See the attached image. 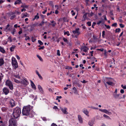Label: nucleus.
Wrapping results in <instances>:
<instances>
[{
	"mask_svg": "<svg viewBox=\"0 0 126 126\" xmlns=\"http://www.w3.org/2000/svg\"><path fill=\"white\" fill-rule=\"evenodd\" d=\"M21 112V110L20 108H16L14 109L12 114L13 117L16 119L17 118L20 116Z\"/></svg>",
	"mask_w": 126,
	"mask_h": 126,
	"instance_id": "obj_1",
	"label": "nucleus"
},
{
	"mask_svg": "<svg viewBox=\"0 0 126 126\" xmlns=\"http://www.w3.org/2000/svg\"><path fill=\"white\" fill-rule=\"evenodd\" d=\"M32 108V107L30 105L24 107L22 111L23 114L25 115H28L30 114V110Z\"/></svg>",
	"mask_w": 126,
	"mask_h": 126,
	"instance_id": "obj_2",
	"label": "nucleus"
},
{
	"mask_svg": "<svg viewBox=\"0 0 126 126\" xmlns=\"http://www.w3.org/2000/svg\"><path fill=\"white\" fill-rule=\"evenodd\" d=\"M12 62L13 66L16 69L18 67V64L17 61L15 58L13 57L12 59Z\"/></svg>",
	"mask_w": 126,
	"mask_h": 126,
	"instance_id": "obj_3",
	"label": "nucleus"
},
{
	"mask_svg": "<svg viewBox=\"0 0 126 126\" xmlns=\"http://www.w3.org/2000/svg\"><path fill=\"white\" fill-rule=\"evenodd\" d=\"M9 125L8 126H16V122L14 119H12L9 121Z\"/></svg>",
	"mask_w": 126,
	"mask_h": 126,
	"instance_id": "obj_4",
	"label": "nucleus"
},
{
	"mask_svg": "<svg viewBox=\"0 0 126 126\" xmlns=\"http://www.w3.org/2000/svg\"><path fill=\"white\" fill-rule=\"evenodd\" d=\"M6 85L9 87V88L11 90L13 89V85L11 82L9 80H7L6 82Z\"/></svg>",
	"mask_w": 126,
	"mask_h": 126,
	"instance_id": "obj_5",
	"label": "nucleus"
},
{
	"mask_svg": "<svg viewBox=\"0 0 126 126\" xmlns=\"http://www.w3.org/2000/svg\"><path fill=\"white\" fill-rule=\"evenodd\" d=\"M20 83L24 85H28L29 83L26 79H23L21 80Z\"/></svg>",
	"mask_w": 126,
	"mask_h": 126,
	"instance_id": "obj_6",
	"label": "nucleus"
},
{
	"mask_svg": "<svg viewBox=\"0 0 126 126\" xmlns=\"http://www.w3.org/2000/svg\"><path fill=\"white\" fill-rule=\"evenodd\" d=\"M99 110L100 111L107 114L109 115H110L111 114V112L107 110L106 109L102 110L99 109Z\"/></svg>",
	"mask_w": 126,
	"mask_h": 126,
	"instance_id": "obj_7",
	"label": "nucleus"
},
{
	"mask_svg": "<svg viewBox=\"0 0 126 126\" xmlns=\"http://www.w3.org/2000/svg\"><path fill=\"white\" fill-rule=\"evenodd\" d=\"M60 110L62 111V112L64 114H67L68 113V112L67 111V108H60Z\"/></svg>",
	"mask_w": 126,
	"mask_h": 126,
	"instance_id": "obj_8",
	"label": "nucleus"
},
{
	"mask_svg": "<svg viewBox=\"0 0 126 126\" xmlns=\"http://www.w3.org/2000/svg\"><path fill=\"white\" fill-rule=\"evenodd\" d=\"M81 50L85 52H86L89 50V48L85 46H83L81 48Z\"/></svg>",
	"mask_w": 126,
	"mask_h": 126,
	"instance_id": "obj_9",
	"label": "nucleus"
},
{
	"mask_svg": "<svg viewBox=\"0 0 126 126\" xmlns=\"http://www.w3.org/2000/svg\"><path fill=\"white\" fill-rule=\"evenodd\" d=\"M3 92L6 95H7L9 92V90L7 88H4L3 90Z\"/></svg>",
	"mask_w": 126,
	"mask_h": 126,
	"instance_id": "obj_10",
	"label": "nucleus"
},
{
	"mask_svg": "<svg viewBox=\"0 0 126 126\" xmlns=\"http://www.w3.org/2000/svg\"><path fill=\"white\" fill-rule=\"evenodd\" d=\"M79 29L78 28L77 29H76L75 30L73 31L72 32L74 34H77L78 35L80 34V33L79 32Z\"/></svg>",
	"mask_w": 126,
	"mask_h": 126,
	"instance_id": "obj_11",
	"label": "nucleus"
},
{
	"mask_svg": "<svg viewBox=\"0 0 126 126\" xmlns=\"http://www.w3.org/2000/svg\"><path fill=\"white\" fill-rule=\"evenodd\" d=\"M10 104L11 107H13L15 105V102L13 99H11L10 101Z\"/></svg>",
	"mask_w": 126,
	"mask_h": 126,
	"instance_id": "obj_12",
	"label": "nucleus"
},
{
	"mask_svg": "<svg viewBox=\"0 0 126 126\" xmlns=\"http://www.w3.org/2000/svg\"><path fill=\"white\" fill-rule=\"evenodd\" d=\"M78 118L79 122L81 123H82L83 122L82 119L80 115H78Z\"/></svg>",
	"mask_w": 126,
	"mask_h": 126,
	"instance_id": "obj_13",
	"label": "nucleus"
},
{
	"mask_svg": "<svg viewBox=\"0 0 126 126\" xmlns=\"http://www.w3.org/2000/svg\"><path fill=\"white\" fill-rule=\"evenodd\" d=\"M38 88L40 92L42 94H43L44 91L42 87L40 85H38Z\"/></svg>",
	"mask_w": 126,
	"mask_h": 126,
	"instance_id": "obj_14",
	"label": "nucleus"
},
{
	"mask_svg": "<svg viewBox=\"0 0 126 126\" xmlns=\"http://www.w3.org/2000/svg\"><path fill=\"white\" fill-rule=\"evenodd\" d=\"M31 85L32 86V88L34 89L35 90L36 89V86L33 82L32 80H31Z\"/></svg>",
	"mask_w": 126,
	"mask_h": 126,
	"instance_id": "obj_15",
	"label": "nucleus"
},
{
	"mask_svg": "<svg viewBox=\"0 0 126 126\" xmlns=\"http://www.w3.org/2000/svg\"><path fill=\"white\" fill-rule=\"evenodd\" d=\"M120 95V94H114L113 95L114 97H115L116 98H119V99H120L122 98V97H119V96Z\"/></svg>",
	"mask_w": 126,
	"mask_h": 126,
	"instance_id": "obj_16",
	"label": "nucleus"
},
{
	"mask_svg": "<svg viewBox=\"0 0 126 126\" xmlns=\"http://www.w3.org/2000/svg\"><path fill=\"white\" fill-rule=\"evenodd\" d=\"M21 0H17L14 3V4H20L22 3Z\"/></svg>",
	"mask_w": 126,
	"mask_h": 126,
	"instance_id": "obj_17",
	"label": "nucleus"
},
{
	"mask_svg": "<svg viewBox=\"0 0 126 126\" xmlns=\"http://www.w3.org/2000/svg\"><path fill=\"white\" fill-rule=\"evenodd\" d=\"M4 63V61L2 58H0V66H1Z\"/></svg>",
	"mask_w": 126,
	"mask_h": 126,
	"instance_id": "obj_18",
	"label": "nucleus"
},
{
	"mask_svg": "<svg viewBox=\"0 0 126 126\" xmlns=\"http://www.w3.org/2000/svg\"><path fill=\"white\" fill-rule=\"evenodd\" d=\"M15 47V46L12 45V47L10 48V50L11 51V52L14 51Z\"/></svg>",
	"mask_w": 126,
	"mask_h": 126,
	"instance_id": "obj_19",
	"label": "nucleus"
},
{
	"mask_svg": "<svg viewBox=\"0 0 126 126\" xmlns=\"http://www.w3.org/2000/svg\"><path fill=\"white\" fill-rule=\"evenodd\" d=\"M113 79L111 78H107L106 79V82H110V81H112Z\"/></svg>",
	"mask_w": 126,
	"mask_h": 126,
	"instance_id": "obj_20",
	"label": "nucleus"
},
{
	"mask_svg": "<svg viewBox=\"0 0 126 126\" xmlns=\"http://www.w3.org/2000/svg\"><path fill=\"white\" fill-rule=\"evenodd\" d=\"M106 83L110 85L113 86L114 85V83L113 81H110V82H106Z\"/></svg>",
	"mask_w": 126,
	"mask_h": 126,
	"instance_id": "obj_21",
	"label": "nucleus"
},
{
	"mask_svg": "<svg viewBox=\"0 0 126 126\" xmlns=\"http://www.w3.org/2000/svg\"><path fill=\"white\" fill-rule=\"evenodd\" d=\"M29 6V5H26L25 3L23 4L21 6V7L23 8H27Z\"/></svg>",
	"mask_w": 126,
	"mask_h": 126,
	"instance_id": "obj_22",
	"label": "nucleus"
},
{
	"mask_svg": "<svg viewBox=\"0 0 126 126\" xmlns=\"http://www.w3.org/2000/svg\"><path fill=\"white\" fill-rule=\"evenodd\" d=\"M94 123V122L93 121L91 120L89 122L88 124L90 126H92L93 125Z\"/></svg>",
	"mask_w": 126,
	"mask_h": 126,
	"instance_id": "obj_23",
	"label": "nucleus"
},
{
	"mask_svg": "<svg viewBox=\"0 0 126 126\" xmlns=\"http://www.w3.org/2000/svg\"><path fill=\"white\" fill-rule=\"evenodd\" d=\"M0 51L2 53H5V51L3 47L0 46Z\"/></svg>",
	"mask_w": 126,
	"mask_h": 126,
	"instance_id": "obj_24",
	"label": "nucleus"
},
{
	"mask_svg": "<svg viewBox=\"0 0 126 126\" xmlns=\"http://www.w3.org/2000/svg\"><path fill=\"white\" fill-rule=\"evenodd\" d=\"M16 13V12H11L8 14V15L9 16H11L12 15H15V14Z\"/></svg>",
	"mask_w": 126,
	"mask_h": 126,
	"instance_id": "obj_25",
	"label": "nucleus"
},
{
	"mask_svg": "<svg viewBox=\"0 0 126 126\" xmlns=\"http://www.w3.org/2000/svg\"><path fill=\"white\" fill-rule=\"evenodd\" d=\"M0 126H6L5 124L3 123V122L1 120L0 121Z\"/></svg>",
	"mask_w": 126,
	"mask_h": 126,
	"instance_id": "obj_26",
	"label": "nucleus"
},
{
	"mask_svg": "<svg viewBox=\"0 0 126 126\" xmlns=\"http://www.w3.org/2000/svg\"><path fill=\"white\" fill-rule=\"evenodd\" d=\"M38 13H37L36 15L35 16L34 18L33 19V20H34L35 19H38L39 18V16L38 15Z\"/></svg>",
	"mask_w": 126,
	"mask_h": 126,
	"instance_id": "obj_27",
	"label": "nucleus"
},
{
	"mask_svg": "<svg viewBox=\"0 0 126 126\" xmlns=\"http://www.w3.org/2000/svg\"><path fill=\"white\" fill-rule=\"evenodd\" d=\"M14 76L16 78H17L18 79H20V77L19 76V74H18L17 75H14Z\"/></svg>",
	"mask_w": 126,
	"mask_h": 126,
	"instance_id": "obj_28",
	"label": "nucleus"
},
{
	"mask_svg": "<svg viewBox=\"0 0 126 126\" xmlns=\"http://www.w3.org/2000/svg\"><path fill=\"white\" fill-rule=\"evenodd\" d=\"M27 13H25L24 14L22 15V17L23 18L24 17H26L27 16Z\"/></svg>",
	"mask_w": 126,
	"mask_h": 126,
	"instance_id": "obj_29",
	"label": "nucleus"
},
{
	"mask_svg": "<svg viewBox=\"0 0 126 126\" xmlns=\"http://www.w3.org/2000/svg\"><path fill=\"white\" fill-rule=\"evenodd\" d=\"M73 90L74 91V93L75 94H77L78 92L77 91V90L76 88L75 87H74L73 88Z\"/></svg>",
	"mask_w": 126,
	"mask_h": 126,
	"instance_id": "obj_30",
	"label": "nucleus"
},
{
	"mask_svg": "<svg viewBox=\"0 0 126 126\" xmlns=\"http://www.w3.org/2000/svg\"><path fill=\"white\" fill-rule=\"evenodd\" d=\"M13 80L15 82L17 83H20V81L18 80H17L15 78Z\"/></svg>",
	"mask_w": 126,
	"mask_h": 126,
	"instance_id": "obj_31",
	"label": "nucleus"
},
{
	"mask_svg": "<svg viewBox=\"0 0 126 126\" xmlns=\"http://www.w3.org/2000/svg\"><path fill=\"white\" fill-rule=\"evenodd\" d=\"M16 16L15 15H14L11 16L10 18V19L11 20H13L16 17Z\"/></svg>",
	"mask_w": 126,
	"mask_h": 126,
	"instance_id": "obj_32",
	"label": "nucleus"
},
{
	"mask_svg": "<svg viewBox=\"0 0 126 126\" xmlns=\"http://www.w3.org/2000/svg\"><path fill=\"white\" fill-rule=\"evenodd\" d=\"M63 40L64 42H65L66 43H67L68 44V40L67 39H66L64 37L63 38Z\"/></svg>",
	"mask_w": 126,
	"mask_h": 126,
	"instance_id": "obj_33",
	"label": "nucleus"
},
{
	"mask_svg": "<svg viewBox=\"0 0 126 126\" xmlns=\"http://www.w3.org/2000/svg\"><path fill=\"white\" fill-rule=\"evenodd\" d=\"M1 110L2 111L4 112L6 111L7 110V109L5 107H2L1 108Z\"/></svg>",
	"mask_w": 126,
	"mask_h": 126,
	"instance_id": "obj_34",
	"label": "nucleus"
},
{
	"mask_svg": "<svg viewBox=\"0 0 126 126\" xmlns=\"http://www.w3.org/2000/svg\"><path fill=\"white\" fill-rule=\"evenodd\" d=\"M16 32V30L15 29H13V31L11 32V33L14 35L15 34V32Z\"/></svg>",
	"mask_w": 126,
	"mask_h": 126,
	"instance_id": "obj_35",
	"label": "nucleus"
},
{
	"mask_svg": "<svg viewBox=\"0 0 126 126\" xmlns=\"http://www.w3.org/2000/svg\"><path fill=\"white\" fill-rule=\"evenodd\" d=\"M103 116L105 117L107 119H110V118L109 116H108L105 115V114H104L103 115Z\"/></svg>",
	"mask_w": 126,
	"mask_h": 126,
	"instance_id": "obj_36",
	"label": "nucleus"
},
{
	"mask_svg": "<svg viewBox=\"0 0 126 126\" xmlns=\"http://www.w3.org/2000/svg\"><path fill=\"white\" fill-rule=\"evenodd\" d=\"M64 34V35L67 34L68 36H69L70 35V34L69 33V32L68 31L65 32Z\"/></svg>",
	"mask_w": 126,
	"mask_h": 126,
	"instance_id": "obj_37",
	"label": "nucleus"
},
{
	"mask_svg": "<svg viewBox=\"0 0 126 126\" xmlns=\"http://www.w3.org/2000/svg\"><path fill=\"white\" fill-rule=\"evenodd\" d=\"M38 43L40 45H43V43L40 40H38Z\"/></svg>",
	"mask_w": 126,
	"mask_h": 126,
	"instance_id": "obj_38",
	"label": "nucleus"
},
{
	"mask_svg": "<svg viewBox=\"0 0 126 126\" xmlns=\"http://www.w3.org/2000/svg\"><path fill=\"white\" fill-rule=\"evenodd\" d=\"M32 41L33 42H34L36 40V39L33 37H32Z\"/></svg>",
	"mask_w": 126,
	"mask_h": 126,
	"instance_id": "obj_39",
	"label": "nucleus"
},
{
	"mask_svg": "<svg viewBox=\"0 0 126 126\" xmlns=\"http://www.w3.org/2000/svg\"><path fill=\"white\" fill-rule=\"evenodd\" d=\"M120 30V28H117L115 30V32H119Z\"/></svg>",
	"mask_w": 126,
	"mask_h": 126,
	"instance_id": "obj_40",
	"label": "nucleus"
},
{
	"mask_svg": "<svg viewBox=\"0 0 126 126\" xmlns=\"http://www.w3.org/2000/svg\"><path fill=\"white\" fill-rule=\"evenodd\" d=\"M105 32L104 31H103L102 32V36L103 38H105Z\"/></svg>",
	"mask_w": 126,
	"mask_h": 126,
	"instance_id": "obj_41",
	"label": "nucleus"
},
{
	"mask_svg": "<svg viewBox=\"0 0 126 126\" xmlns=\"http://www.w3.org/2000/svg\"><path fill=\"white\" fill-rule=\"evenodd\" d=\"M44 22L43 21H42L39 24V25L42 26L44 24Z\"/></svg>",
	"mask_w": 126,
	"mask_h": 126,
	"instance_id": "obj_42",
	"label": "nucleus"
},
{
	"mask_svg": "<svg viewBox=\"0 0 126 126\" xmlns=\"http://www.w3.org/2000/svg\"><path fill=\"white\" fill-rule=\"evenodd\" d=\"M83 112L86 114H87L88 113V112L86 110H85L83 111Z\"/></svg>",
	"mask_w": 126,
	"mask_h": 126,
	"instance_id": "obj_43",
	"label": "nucleus"
},
{
	"mask_svg": "<svg viewBox=\"0 0 126 126\" xmlns=\"http://www.w3.org/2000/svg\"><path fill=\"white\" fill-rule=\"evenodd\" d=\"M37 56L41 61H42L43 59L40 56L38 55H37Z\"/></svg>",
	"mask_w": 126,
	"mask_h": 126,
	"instance_id": "obj_44",
	"label": "nucleus"
},
{
	"mask_svg": "<svg viewBox=\"0 0 126 126\" xmlns=\"http://www.w3.org/2000/svg\"><path fill=\"white\" fill-rule=\"evenodd\" d=\"M44 11H43L42 12V13L43 14H44L45 13H46L47 12V8H46V9L45 10V9H44Z\"/></svg>",
	"mask_w": 126,
	"mask_h": 126,
	"instance_id": "obj_45",
	"label": "nucleus"
},
{
	"mask_svg": "<svg viewBox=\"0 0 126 126\" xmlns=\"http://www.w3.org/2000/svg\"><path fill=\"white\" fill-rule=\"evenodd\" d=\"M121 86L124 89H126V85H125L124 86L123 85H122Z\"/></svg>",
	"mask_w": 126,
	"mask_h": 126,
	"instance_id": "obj_46",
	"label": "nucleus"
},
{
	"mask_svg": "<svg viewBox=\"0 0 126 126\" xmlns=\"http://www.w3.org/2000/svg\"><path fill=\"white\" fill-rule=\"evenodd\" d=\"M57 54L59 56H60V51L59 50H58L57 51Z\"/></svg>",
	"mask_w": 126,
	"mask_h": 126,
	"instance_id": "obj_47",
	"label": "nucleus"
},
{
	"mask_svg": "<svg viewBox=\"0 0 126 126\" xmlns=\"http://www.w3.org/2000/svg\"><path fill=\"white\" fill-rule=\"evenodd\" d=\"M105 26L106 27L107 29H110V27L109 25H107L106 24H105Z\"/></svg>",
	"mask_w": 126,
	"mask_h": 126,
	"instance_id": "obj_48",
	"label": "nucleus"
},
{
	"mask_svg": "<svg viewBox=\"0 0 126 126\" xmlns=\"http://www.w3.org/2000/svg\"><path fill=\"white\" fill-rule=\"evenodd\" d=\"M54 13V12L51 11V12H50V13H48L47 14V16H48L49 15H50V14H52V13Z\"/></svg>",
	"mask_w": 126,
	"mask_h": 126,
	"instance_id": "obj_49",
	"label": "nucleus"
},
{
	"mask_svg": "<svg viewBox=\"0 0 126 126\" xmlns=\"http://www.w3.org/2000/svg\"><path fill=\"white\" fill-rule=\"evenodd\" d=\"M8 39L10 41V42H12V40L11 37L10 36L8 38Z\"/></svg>",
	"mask_w": 126,
	"mask_h": 126,
	"instance_id": "obj_50",
	"label": "nucleus"
},
{
	"mask_svg": "<svg viewBox=\"0 0 126 126\" xmlns=\"http://www.w3.org/2000/svg\"><path fill=\"white\" fill-rule=\"evenodd\" d=\"M87 23L88 25L89 26H90L91 25V22H88Z\"/></svg>",
	"mask_w": 126,
	"mask_h": 126,
	"instance_id": "obj_51",
	"label": "nucleus"
},
{
	"mask_svg": "<svg viewBox=\"0 0 126 126\" xmlns=\"http://www.w3.org/2000/svg\"><path fill=\"white\" fill-rule=\"evenodd\" d=\"M87 15V14L85 13L83 15V17L84 19H85L86 18Z\"/></svg>",
	"mask_w": 126,
	"mask_h": 126,
	"instance_id": "obj_52",
	"label": "nucleus"
},
{
	"mask_svg": "<svg viewBox=\"0 0 126 126\" xmlns=\"http://www.w3.org/2000/svg\"><path fill=\"white\" fill-rule=\"evenodd\" d=\"M96 23L95 22H93V24L92 25V27L93 28H94V26L96 24Z\"/></svg>",
	"mask_w": 126,
	"mask_h": 126,
	"instance_id": "obj_53",
	"label": "nucleus"
},
{
	"mask_svg": "<svg viewBox=\"0 0 126 126\" xmlns=\"http://www.w3.org/2000/svg\"><path fill=\"white\" fill-rule=\"evenodd\" d=\"M120 27L121 28H123L124 27V26L122 24H119Z\"/></svg>",
	"mask_w": 126,
	"mask_h": 126,
	"instance_id": "obj_54",
	"label": "nucleus"
},
{
	"mask_svg": "<svg viewBox=\"0 0 126 126\" xmlns=\"http://www.w3.org/2000/svg\"><path fill=\"white\" fill-rule=\"evenodd\" d=\"M117 23H114L112 25V26L113 27H116L117 25Z\"/></svg>",
	"mask_w": 126,
	"mask_h": 126,
	"instance_id": "obj_55",
	"label": "nucleus"
},
{
	"mask_svg": "<svg viewBox=\"0 0 126 126\" xmlns=\"http://www.w3.org/2000/svg\"><path fill=\"white\" fill-rule=\"evenodd\" d=\"M38 76L39 77V78L41 79H43V78L39 74V75H38Z\"/></svg>",
	"mask_w": 126,
	"mask_h": 126,
	"instance_id": "obj_56",
	"label": "nucleus"
},
{
	"mask_svg": "<svg viewBox=\"0 0 126 126\" xmlns=\"http://www.w3.org/2000/svg\"><path fill=\"white\" fill-rule=\"evenodd\" d=\"M30 39V38L28 36H27L26 37V38L25 39V40H29Z\"/></svg>",
	"mask_w": 126,
	"mask_h": 126,
	"instance_id": "obj_57",
	"label": "nucleus"
},
{
	"mask_svg": "<svg viewBox=\"0 0 126 126\" xmlns=\"http://www.w3.org/2000/svg\"><path fill=\"white\" fill-rule=\"evenodd\" d=\"M120 93L122 94H123L124 93V91L123 90L121 89L120 90Z\"/></svg>",
	"mask_w": 126,
	"mask_h": 126,
	"instance_id": "obj_58",
	"label": "nucleus"
},
{
	"mask_svg": "<svg viewBox=\"0 0 126 126\" xmlns=\"http://www.w3.org/2000/svg\"><path fill=\"white\" fill-rule=\"evenodd\" d=\"M44 48V47L43 46L42 47H41L39 48L38 49L39 50H40L41 49H43Z\"/></svg>",
	"mask_w": 126,
	"mask_h": 126,
	"instance_id": "obj_59",
	"label": "nucleus"
},
{
	"mask_svg": "<svg viewBox=\"0 0 126 126\" xmlns=\"http://www.w3.org/2000/svg\"><path fill=\"white\" fill-rule=\"evenodd\" d=\"M93 51L90 52V53L91 54V56H93Z\"/></svg>",
	"mask_w": 126,
	"mask_h": 126,
	"instance_id": "obj_60",
	"label": "nucleus"
},
{
	"mask_svg": "<svg viewBox=\"0 0 126 126\" xmlns=\"http://www.w3.org/2000/svg\"><path fill=\"white\" fill-rule=\"evenodd\" d=\"M15 12H16V13H17V15H19L20 14V13L18 11H17L16 10Z\"/></svg>",
	"mask_w": 126,
	"mask_h": 126,
	"instance_id": "obj_61",
	"label": "nucleus"
},
{
	"mask_svg": "<svg viewBox=\"0 0 126 126\" xmlns=\"http://www.w3.org/2000/svg\"><path fill=\"white\" fill-rule=\"evenodd\" d=\"M97 50H99L101 51H103L104 50V49L103 48H102L101 49H97Z\"/></svg>",
	"mask_w": 126,
	"mask_h": 126,
	"instance_id": "obj_62",
	"label": "nucleus"
},
{
	"mask_svg": "<svg viewBox=\"0 0 126 126\" xmlns=\"http://www.w3.org/2000/svg\"><path fill=\"white\" fill-rule=\"evenodd\" d=\"M102 22V21H99L97 23V24H98V25H99Z\"/></svg>",
	"mask_w": 126,
	"mask_h": 126,
	"instance_id": "obj_63",
	"label": "nucleus"
},
{
	"mask_svg": "<svg viewBox=\"0 0 126 126\" xmlns=\"http://www.w3.org/2000/svg\"><path fill=\"white\" fill-rule=\"evenodd\" d=\"M51 126H57L56 124H55L53 123H52L51 125Z\"/></svg>",
	"mask_w": 126,
	"mask_h": 126,
	"instance_id": "obj_64",
	"label": "nucleus"
}]
</instances>
